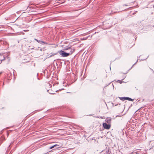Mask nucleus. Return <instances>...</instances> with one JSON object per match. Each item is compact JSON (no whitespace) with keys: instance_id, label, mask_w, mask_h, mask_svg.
I'll return each instance as SVG.
<instances>
[{"instance_id":"obj_1","label":"nucleus","mask_w":154,"mask_h":154,"mask_svg":"<svg viewBox=\"0 0 154 154\" xmlns=\"http://www.w3.org/2000/svg\"><path fill=\"white\" fill-rule=\"evenodd\" d=\"M74 49H71L69 52L66 53L64 51L61 50L59 51V53L62 57H67L71 55L74 52Z\"/></svg>"},{"instance_id":"obj_2","label":"nucleus","mask_w":154,"mask_h":154,"mask_svg":"<svg viewBox=\"0 0 154 154\" xmlns=\"http://www.w3.org/2000/svg\"><path fill=\"white\" fill-rule=\"evenodd\" d=\"M104 128L107 129H109L110 128V125L109 124H107L106 123H103V124Z\"/></svg>"},{"instance_id":"obj_3","label":"nucleus","mask_w":154,"mask_h":154,"mask_svg":"<svg viewBox=\"0 0 154 154\" xmlns=\"http://www.w3.org/2000/svg\"><path fill=\"white\" fill-rule=\"evenodd\" d=\"M71 49H74L72 48L71 46L69 47V46H66L64 48V50H69V51H71Z\"/></svg>"},{"instance_id":"obj_4","label":"nucleus","mask_w":154,"mask_h":154,"mask_svg":"<svg viewBox=\"0 0 154 154\" xmlns=\"http://www.w3.org/2000/svg\"><path fill=\"white\" fill-rule=\"evenodd\" d=\"M92 37V35H91V36L90 35H89L86 37H84V38H81L80 39L81 40H86L88 38H89V39H90Z\"/></svg>"},{"instance_id":"obj_5","label":"nucleus","mask_w":154,"mask_h":154,"mask_svg":"<svg viewBox=\"0 0 154 154\" xmlns=\"http://www.w3.org/2000/svg\"><path fill=\"white\" fill-rule=\"evenodd\" d=\"M5 59V57H4L2 55H1L0 54V64L2 63V61L4 60Z\"/></svg>"},{"instance_id":"obj_6","label":"nucleus","mask_w":154,"mask_h":154,"mask_svg":"<svg viewBox=\"0 0 154 154\" xmlns=\"http://www.w3.org/2000/svg\"><path fill=\"white\" fill-rule=\"evenodd\" d=\"M35 40H36V41H37L38 43L41 44H42L43 43H44V44H47V43H46V42H44V41H40V40H38L37 39L35 38Z\"/></svg>"},{"instance_id":"obj_7","label":"nucleus","mask_w":154,"mask_h":154,"mask_svg":"<svg viewBox=\"0 0 154 154\" xmlns=\"http://www.w3.org/2000/svg\"><path fill=\"white\" fill-rule=\"evenodd\" d=\"M137 26H138L140 27L141 26H142V23H141V22H138L137 23Z\"/></svg>"},{"instance_id":"obj_8","label":"nucleus","mask_w":154,"mask_h":154,"mask_svg":"<svg viewBox=\"0 0 154 154\" xmlns=\"http://www.w3.org/2000/svg\"><path fill=\"white\" fill-rule=\"evenodd\" d=\"M126 100H128L129 101H133L134 100L132 99L131 98L128 97H126Z\"/></svg>"},{"instance_id":"obj_9","label":"nucleus","mask_w":154,"mask_h":154,"mask_svg":"<svg viewBox=\"0 0 154 154\" xmlns=\"http://www.w3.org/2000/svg\"><path fill=\"white\" fill-rule=\"evenodd\" d=\"M120 99L121 100L124 101L126 100V97H120Z\"/></svg>"},{"instance_id":"obj_10","label":"nucleus","mask_w":154,"mask_h":154,"mask_svg":"<svg viewBox=\"0 0 154 154\" xmlns=\"http://www.w3.org/2000/svg\"><path fill=\"white\" fill-rule=\"evenodd\" d=\"M58 145L57 144H55V145H54L51 147H50V149H52L53 148H54V147L55 146H58Z\"/></svg>"},{"instance_id":"obj_11","label":"nucleus","mask_w":154,"mask_h":154,"mask_svg":"<svg viewBox=\"0 0 154 154\" xmlns=\"http://www.w3.org/2000/svg\"><path fill=\"white\" fill-rule=\"evenodd\" d=\"M137 116V113H135V123L136 122H138V120H137L136 119V118H137V117H136V116ZM136 124L135 123V125Z\"/></svg>"},{"instance_id":"obj_12","label":"nucleus","mask_w":154,"mask_h":154,"mask_svg":"<svg viewBox=\"0 0 154 154\" xmlns=\"http://www.w3.org/2000/svg\"><path fill=\"white\" fill-rule=\"evenodd\" d=\"M106 152L107 153L109 154L110 153V152L109 151V149H108L106 151Z\"/></svg>"},{"instance_id":"obj_13","label":"nucleus","mask_w":154,"mask_h":154,"mask_svg":"<svg viewBox=\"0 0 154 154\" xmlns=\"http://www.w3.org/2000/svg\"><path fill=\"white\" fill-rule=\"evenodd\" d=\"M51 54V55L49 56V57H51L54 56V55H56V54Z\"/></svg>"},{"instance_id":"obj_14","label":"nucleus","mask_w":154,"mask_h":154,"mask_svg":"<svg viewBox=\"0 0 154 154\" xmlns=\"http://www.w3.org/2000/svg\"><path fill=\"white\" fill-rule=\"evenodd\" d=\"M86 34H87V33H86V34L84 33V34H82V36H84L85 35H86Z\"/></svg>"},{"instance_id":"obj_15","label":"nucleus","mask_w":154,"mask_h":154,"mask_svg":"<svg viewBox=\"0 0 154 154\" xmlns=\"http://www.w3.org/2000/svg\"><path fill=\"white\" fill-rule=\"evenodd\" d=\"M134 125H133V124H132V125H131V128H133V126H134Z\"/></svg>"},{"instance_id":"obj_16","label":"nucleus","mask_w":154,"mask_h":154,"mask_svg":"<svg viewBox=\"0 0 154 154\" xmlns=\"http://www.w3.org/2000/svg\"><path fill=\"white\" fill-rule=\"evenodd\" d=\"M138 110H139V109H138L137 110V111H135V113H136V112H137V111H138Z\"/></svg>"},{"instance_id":"obj_17","label":"nucleus","mask_w":154,"mask_h":154,"mask_svg":"<svg viewBox=\"0 0 154 154\" xmlns=\"http://www.w3.org/2000/svg\"><path fill=\"white\" fill-rule=\"evenodd\" d=\"M137 154V152H135V154Z\"/></svg>"},{"instance_id":"obj_18","label":"nucleus","mask_w":154,"mask_h":154,"mask_svg":"<svg viewBox=\"0 0 154 154\" xmlns=\"http://www.w3.org/2000/svg\"><path fill=\"white\" fill-rule=\"evenodd\" d=\"M138 59L137 60V62H135V64L137 63V62L138 61Z\"/></svg>"},{"instance_id":"obj_19","label":"nucleus","mask_w":154,"mask_h":154,"mask_svg":"<svg viewBox=\"0 0 154 154\" xmlns=\"http://www.w3.org/2000/svg\"><path fill=\"white\" fill-rule=\"evenodd\" d=\"M135 8H136V7H137V5H135Z\"/></svg>"},{"instance_id":"obj_20","label":"nucleus","mask_w":154,"mask_h":154,"mask_svg":"<svg viewBox=\"0 0 154 154\" xmlns=\"http://www.w3.org/2000/svg\"><path fill=\"white\" fill-rule=\"evenodd\" d=\"M135 137H137V135L136 134H135Z\"/></svg>"}]
</instances>
